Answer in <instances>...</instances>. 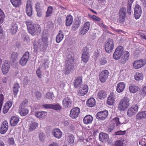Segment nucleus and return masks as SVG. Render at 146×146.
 Instances as JSON below:
<instances>
[{"instance_id": "obj_40", "label": "nucleus", "mask_w": 146, "mask_h": 146, "mask_svg": "<svg viewBox=\"0 0 146 146\" xmlns=\"http://www.w3.org/2000/svg\"><path fill=\"white\" fill-rule=\"evenodd\" d=\"M19 84L17 83L15 84L13 88V93L14 96H16L19 91V89L20 88Z\"/></svg>"}, {"instance_id": "obj_9", "label": "nucleus", "mask_w": 146, "mask_h": 146, "mask_svg": "<svg viewBox=\"0 0 146 146\" xmlns=\"http://www.w3.org/2000/svg\"><path fill=\"white\" fill-rule=\"evenodd\" d=\"M30 54L28 51L26 52L19 61V63L22 66L26 65L29 57Z\"/></svg>"}, {"instance_id": "obj_63", "label": "nucleus", "mask_w": 146, "mask_h": 146, "mask_svg": "<svg viewBox=\"0 0 146 146\" xmlns=\"http://www.w3.org/2000/svg\"><path fill=\"white\" fill-rule=\"evenodd\" d=\"M8 142L9 145H13L15 142L14 138L13 137L9 138L8 140Z\"/></svg>"}, {"instance_id": "obj_35", "label": "nucleus", "mask_w": 146, "mask_h": 146, "mask_svg": "<svg viewBox=\"0 0 146 146\" xmlns=\"http://www.w3.org/2000/svg\"><path fill=\"white\" fill-rule=\"evenodd\" d=\"M64 35L63 32L61 31L60 30L56 36V41L57 43H60L63 38Z\"/></svg>"}, {"instance_id": "obj_16", "label": "nucleus", "mask_w": 146, "mask_h": 146, "mask_svg": "<svg viewBox=\"0 0 146 146\" xmlns=\"http://www.w3.org/2000/svg\"><path fill=\"white\" fill-rule=\"evenodd\" d=\"M142 13V10L141 7L138 5H135L134 10V14L136 19L139 18Z\"/></svg>"}, {"instance_id": "obj_56", "label": "nucleus", "mask_w": 146, "mask_h": 146, "mask_svg": "<svg viewBox=\"0 0 146 146\" xmlns=\"http://www.w3.org/2000/svg\"><path fill=\"white\" fill-rule=\"evenodd\" d=\"M45 136L44 133H39V139L41 141H44Z\"/></svg>"}, {"instance_id": "obj_29", "label": "nucleus", "mask_w": 146, "mask_h": 146, "mask_svg": "<svg viewBox=\"0 0 146 146\" xmlns=\"http://www.w3.org/2000/svg\"><path fill=\"white\" fill-rule=\"evenodd\" d=\"M73 21V17L71 15H67L66 19V25L67 27H70L72 24Z\"/></svg>"}, {"instance_id": "obj_26", "label": "nucleus", "mask_w": 146, "mask_h": 146, "mask_svg": "<svg viewBox=\"0 0 146 146\" xmlns=\"http://www.w3.org/2000/svg\"><path fill=\"white\" fill-rule=\"evenodd\" d=\"M115 98L114 94L113 92L111 93L107 101L108 104L110 106L112 105L114 102Z\"/></svg>"}, {"instance_id": "obj_61", "label": "nucleus", "mask_w": 146, "mask_h": 146, "mask_svg": "<svg viewBox=\"0 0 146 146\" xmlns=\"http://www.w3.org/2000/svg\"><path fill=\"white\" fill-rule=\"evenodd\" d=\"M52 104H45L43 105L42 107L45 108L52 109Z\"/></svg>"}, {"instance_id": "obj_37", "label": "nucleus", "mask_w": 146, "mask_h": 146, "mask_svg": "<svg viewBox=\"0 0 146 146\" xmlns=\"http://www.w3.org/2000/svg\"><path fill=\"white\" fill-rule=\"evenodd\" d=\"M87 106L90 107H93L96 104L95 99L93 98H91L88 100L86 102Z\"/></svg>"}, {"instance_id": "obj_21", "label": "nucleus", "mask_w": 146, "mask_h": 146, "mask_svg": "<svg viewBox=\"0 0 146 146\" xmlns=\"http://www.w3.org/2000/svg\"><path fill=\"white\" fill-rule=\"evenodd\" d=\"M10 67V63L7 61H5L2 66L1 70L4 74H5L9 72Z\"/></svg>"}, {"instance_id": "obj_22", "label": "nucleus", "mask_w": 146, "mask_h": 146, "mask_svg": "<svg viewBox=\"0 0 146 146\" xmlns=\"http://www.w3.org/2000/svg\"><path fill=\"white\" fill-rule=\"evenodd\" d=\"M36 11L37 13V15L38 17H41L42 15L41 3L37 2L35 4V7Z\"/></svg>"}, {"instance_id": "obj_15", "label": "nucleus", "mask_w": 146, "mask_h": 146, "mask_svg": "<svg viewBox=\"0 0 146 146\" xmlns=\"http://www.w3.org/2000/svg\"><path fill=\"white\" fill-rule=\"evenodd\" d=\"M108 115V112L105 110L98 112L96 115V118L99 120H103L105 119Z\"/></svg>"}, {"instance_id": "obj_5", "label": "nucleus", "mask_w": 146, "mask_h": 146, "mask_svg": "<svg viewBox=\"0 0 146 146\" xmlns=\"http://www.w3.org/2000/svg\"><path fill=\"white\" fill-rule=\"evenodd\" d=\"M146 64L145 60L143 59L134 61L133 63V68L135 69H139L143 67Z\"/></svg>"}, {"instance_id": "obj_44", "label": "nucleus", "mask_w": 146, "mask_h": 146, "mask_svg": "<svg viewBox=\"0 0 146 146\" xmlns=\"http://www.w3.org/2000/svg\"><path fill=\"white\" fill-rule=\"evenodd\" d=\"M19 54L16 52H13L11 55V60L13 63L15 62L18 59Z\"/></svg>"}, {"instance_id": "obj_49", "label": "nucleus", "mask_w": 146, "mask_h": 146, "mask_svg": "<svg viewBox=\"0 0 146 146\" xmlns=\"http://www.w3.org/2000/svg\"><path fill=\"white\" fill-rule=\"evenodd\" d=\"M126 10L124 8H121L120 9L119 12V15L123 16L126 17Z\"/></svg>"}, {"instance_id": "obj_36", "label": "nucleus", "mask_w": 146, "mask_h": 146, "mask_svg": "<svg viewBox=\"0 0 146 146\" xmlns=\"http://www.w3.org/2000/svg\"><path fill=\"white\" fill-rule=\"evenodd\" d=\"M13 6L15 7H18L22 4V0H10Z\"/></svg>"}, {"instance_id": "obj_17", "label": "nucleus", "mask_w": 146, "mask_h": 146, "mask_svg": "<svg viewBox=\"0 0 146 146\" xmlns=\"http://www.w3.org/2000/svg\"><path fill=\"white\" fill-rule=\"evenodd\" d=\"M129 57V53L127 51H125L123 53L121 57L120 62L122 64H124L128 60Z\"/></svg>"}, {"instance_id": "obj_51", "label": "nucleus", "mask_w": 146, "mask_h": 146, "mask_svg": "<svg viewBox=\"0 0 146 146\" xmlns=\"http://www.w3.org/2000/svg\"><path fill=\"white\" fill-rule=\"evenodd\" d=\"M28 104V101L27 99L24 100L20 104L19 107L26 108Z\"/></svg>"}, {"instance_id": "obj_41", "label": "nucleus", "mask_w": 146, "mask_h": 146, "mask_svg": "<svg viewBox=\"0 0 146 146\" xmlns=\"http://www.w3.org/2000/svg\"><path fill=\"white\" fill-rule=\"evenodd\" d=\"M139 90L138 86L133 84H131L129 86V91L132 93H135L138 91Z\"/></svg>"}, {"instance_id": "obj_38", "label": "nucleus", "mask_w": 146, "mask_h": 146, "mask_svg": "<svg viewBox=\"0 0 146 146\" xmlns=\"http://www.w3.org/2000/svg\"><path fill=\"white\" fill-rule=\"evenodd\" d=\"M137 119L146 118V111L139 113L136 115Z\"/></svg>"}, {"instance_id": "obj_46", "label": "nucleus", "mask_w": 146, "mask_h": 146, "mask_svg": "<svg viewBox=\"0 0 146 146\" xmlns=\"http://www.w3.org/2000/svg\"><path fill=\"white\" fill-rule=\"evenodd\" d=\"M53 9V7L52 6H50L48 7L46 13V17L51 16Z\"/></svg>"}, {"instance_id": "obj_55", "label": "nucleus", "mask_w": 146, "mask_h": 146, "mask_svg": "<svg viewBox=\"0 0 146 146\" xmlns=\"http://www.w3.org/2000/svg\"><path fill=\"white\" fill-rule=\"evenodd\" d=\"M49 63L45 61L41 65V68L44 69H46L48 67Z\"/></svg>"}, {"instance_id": "obj_39", "label": "nucleus", "mask_w": 146, "mask_h": 146, "mask_svg": "<svg viewBox=\"0 0 146 146\" xmlns=\"http://www.w3.org/2000/svg\"><path fill=\"white\" fill-rule=\"evenodd\" d=\"M97 95L100 99L103 100L106 97L107 94L104 91L101 90L98 92Z\"/></svg>"}, {"instance_id": "obj_27", "label": "nucleus", "mask_w": 146, "mask_h": 146, "mask_svg": "<svg viewBox=\"0 0 146 146\" xmlns=\"http://www.w3.org/2000/svg\"><path fill=\"white\" fill-rule=\"evenodd\" d=\"M125 84L123 82H120L117 84L116 88V91L118 93L123 92L125 88Z\"/></svg>"}, {"instance_id": "obj_45", "label": "nucleus", "mask_w": 146, "mask_h": 146, "mask_svg": "<svg viewBox=\"0 0 146 146\" xmlns=\"http://www.w3.org/2000/svg\"><path fill=\"white\" fill-rule=\"evenodd\" d=\"M72 59H70L68 60L67 61L66 60V64H67L66 66L67 70H68L69 71H70L72 70V68L71 67L72 65L71 64L72 63Z\"/></svg>"}, {"instance_id": "obj_53", "label": "nucleus", "mask_w": 146, "mask_h": 146, "mask_svg": "<svg viewBox=\"0 0 146 146\" xmlns=\"http://www.w3.org/2000/svg\"><path fill=\"white\" fill-rule=\"evenodd\" d=\"M61 108V107L58 104L53 105L52 104V109L55 110H60Z\"/></svg>"}, {"instance_id": "obj_43", "label": "nucleus", "mask_w": 146, "mask_h": 146, "mask_svg": "<svg viewBox=\"0 0 146 146\" xmlns=\"http://www.w3.org/2000/svg\"><path fill=\"white\" fill-rule=\"evenodd\" d=\"M134 78L136 80H141L143 78V74L142 73L137 72L135 75Z\"/></svg>"}, {"instance_id": "obj_2", "label": "nucleus", "mask_w": 146, "mask_h": 146, "mask_svg": "<svg viewBox=\"0 0 146 146\" xmlns=\"http://www.w3.org/2000/svg\"><path fill=\"white\" fill-rule=\"evenodd\" d=\"M129 100L127 97H124L119 102L118 106V110L123 111L127 109L129 105Z\"/></svg>"}, {"instance_id": "obj_8", "label": "nucleus", "mask_w": 146, "mask_h": 146, "mask_svg": "<svg viewBox=\"0 0 146 146\" xmlns=\"http://www.w3.org/2000/svg\"><path fill=\"white\" fill-rule=\"evenodd\" d=\"M109 72L107 70L102 71L100 73L99 79L102 83L105 82L108 78Z\"/></svg>"}, {"instance_id": "obj_64", "label": "nucleus", "mask_w": 146, "mask_h": 146, "mask_svg": "<svg viewBox=\"0 0 146 146\" xmlns=\"http://www.w3.org/2000/svg\"><path fill=\"white\" fill-rule=\"evenodd\" d=\"M142 94L143 95H146V86L142 88L141 90Z\"/></svg>"}, {"instance_id": "obj_54", "label": "nucleus", "mask_w": 146, "mask_h": 146, "mask_svg": "<svg viewBox=\"0 0 146 146\" xmlns=\"http://www.w3.org/2000/svg\"><path fill=\"white\" fill-rule=\"evenodd\" d=\"M37 125L35 123H33L31 125L29 128V129L30 131H32L35 129L36 128V127Z\"/></svg>"}, {"instance_id": "obj_48", "label": "nucleus", "mask_w": 146, "mask_h": 146, "mask_svg": "<svg viewBox=\"0 0 146 146\" xmlns=\"http://www.w3.org/2000/svg\"><path fill=\"white\" fill-rule=\"evenodd\" d=\"M123 140H118L115 141L112 146H123Z\"/></svg>"}, {"instance_id": "obj_24", "label": "nucleus", "mask_w": 146, "mask_h": 146, "mask_svg": "<svg viewBox=\"0 0 146 146\" xmlns=\"http://www.w3.org/2000/svg\"><path fill=\"white\" fill-rule=\"evenodd\" d=\"M19 121V118L17 116H13L10 119V123L12 126L16 125Z\"/></svg>"}, {"instance_id": "obj_60", "label": "nucleus", "mask_w": 146, "mask_h": 146, "mask_svg": "<svg viewBox=\"0 0 146 146\" xmlns=\"http://www.w3.org/2000/svg\"><path fill=\"white\" fill-rule=\"evenodd\" d=\"M36 97L38 99H40L41 98V95L40 93L38 91H36L35 93Z\"/></svg>"}, {"instance_id": "obj_13", "label": "nucleus", "mask_w": 146, "mask_h": 146, "mask_svg": "<svg viewBox=\"0 0 146 146\" xmlns=\"http://www.w3.org/2000/svg\"><path fill=\"white\" fill-rule=\"evenodd\" d=\"M48 38L46 36H42L39 43L40 48L44 50L48 45Z\"/></svg>"}, {"instance_id": "obj_20", "label": "nucleus", "mask_w": 146, "mask_h": 146, "mask_svg": "<svg viewBox=\"0 0 146 146\" xmlns=\"http://www.w3.org/2000/svg\"><path fill=\"white\" fill-rule=\"evenodd\" d=\"M72 103L71 99L68 97H66L62 101V105L64 107L67 108L71 107Z\"/></svg>"}, {"instance_id": "obj_18", "label": "nucleus", "mask_w": 146, "mask_h": 146, "mask_svg": "<svg viewBox=\"0 0 146 146\" xmlns=\"http://www.w3.org/2000/svg\"><path fill=\"white\" fill-rule=\"evenodd\" d=\"M82 76L81 75L76 77L74 80V85L75 88H78L83 82Z\"/></svg>"}, {"instance_id": "obj_47", "label": "nucleus", "mask_w": 146, "mask_h": 146, "mask_svg": "<svg viewBox=\"0 0 146 146\" xmlns=\"http://www.w3.org/2000/svg\"><path fill=\"white\" fill-rule=\"evenodd\" d=\"M74 136L70 134L67 138V142L69 144H73L74 142Z\"/></svg>"}, {"instance_id": "obj_33", "label": "nucleus", "mask_w": 146, "mask_h": 146, "mask_svg": "<svg viewBox=\"0 0 146 146\" xmlns=\"http://www.w3.org/2000/svg\"><path fill=\"white\" fill-rule=\"evenodd\" d=\"M19 112L22 116L27 115L29 112V110L26 108L19 107Z\"/></svg>"}, {"instance_id": "obj_58", "label": "nucleus", "mask_w": 146, "mask_h": 146, "mask_svg": "<svg viewBox=\"0 0 146 146\" xmlns=\"http://www.w3.org/2000/svg\"><path fill=\"white\" fill-rule=\"evenodd\" d=\"M125 131H119L115 132V135H123L125 134Z\"/></svg>"}, {"instance_id": "obj_31", "label": "nucleus", "mask_w": 146, "mask_h": 146, "mask_svg": "<svg viewBox=\"0 0 146 146\" xmlns=\"http://www.w3.org/2000/svg\"><path fill=\"white\" fill-rule=\"evenodd\" d=\"M47 114L46 112L44 111H37L35 113V115L40 119L44 118Z\"/></svg>"}, {"instance_id": "obj_32", "label": "nucleus", "mask_w": 146, "mask_h": 146, "mask_svg": "<svg viewBox=\"0 0 146 146\" xmlns=\"http://www.w3.org/2000/svg\"><path fill=\"white\" fill-rule=\"evenodd\" d=\"M100 140L102 142H105L108 139L109 137L108 135L105 133H100L99 135Z\"/></svg>"}, {"instance_id": "obj_25", "label": "nucleus", "mask_w": 146, "mask_h": 146, "mask_svg": "<svg viewBox=\"0 0 146 146\" xmlns=\"http://www.w3.org/2000/svg\"><path fill=\"white\" fill-rule=\"evenodd\" d=\"M52 133L54 136L57 138L60 139L62 136L61 131L58 128H55L53 129Z\"/></svg>"}, {"instance_id": "obj_3", "label": "nucleus", "mask_w": 146, "mask_h": 146, "mask_svg": "<svg viewBox=\"0 0 146 146\" xmlns=\"http://www.w3.org/2000/svg\"><path fill=\"white\" fill-rule=\"evenodd\" d=\"M114 47L113 40L112 39L109 38L106 42L105 49L106 51L109 53L112 52Z\"/></svg>"}, {"instance_id": "obj_57", "label": "nucleus", "mask_w": 146, "mask_h": 146, "mask_svg": "<svg viewBox=\"0 0 146 146\" xmlns=\"http://www.w3.org/2000/svg\"><path fill=\"white\" fill-rule=\"evenodd\" d=\"M125 17L126 16L119 15L118 20L120 23H123L125 21Z\"/></svg>"}, {"instance_id": "obj_12", "label": "nucleus", "mask_w": 146, "mask_h": 146, "mask_svg": "<svg viewBox=\"0 0 146 146\" xmlns=\"http://www.w3.org/2000/svg\"><path fill=\"white\" fill-rule=\"evenodd\" d=\"M138 109V106L136 105L131 106L127 111V114L128 116H132L135 115Z\"/></svg>"}, {"instance_id": "obj_10", "label": "nucleus", "mask_w": 146, "mask_h": 146, "mask_svg": "<svg viewBox=\"0 0 146 146\" xmlns=\"http://www.w3.org/2000/svg\"><path fill=\"white\" fill-rule=\"evenodd\" d=\"M88 50L85 49H83L82 53V60L84 63L87 62L90 58V55Z\"/></svg>"}, {"instance_id": "obj_11", "label": "nucleus", "mask_w": 146, "mask_h": 146, "mask_svg": "<svg viewBox=\"0 0 146 146\" xmlns=\"http://www.w3.org/2000/svg\"><path fill=\"white\" fill-rule=\"evenodd\" d=\"M90 26V24L89 22L87 21L85 23L80 32V35H83L85 34L89 30Z\"/></svg>"}, {"instance_id": "obj_1", "label": "nucleus", "mask_w": 146, "mask_h": 146, "mask_svg": "<svg viewBox=\"0 0 146 146\" xmlns=\"http://www.w3.org/2000/svg\"><path fill=\"white\" fill-rule=\"evenodd\" d=\"M29 33L33 35L36 33H40L41 30L40 26L37 24H33L32 21L28 20L25 22Z\"/></svg>"}, {"instance_id": "obj_59", "label": "nucleus", "mask_w": 146, "mask_h": 146, "mask_svg": "<svg viewBox=\"0 0 146 146\" xmlns=\"http://www.w3.org/2000/svg\"><path fill=\"white\" fill-rule=\"evenodd\" d=\"M92 18L93 20L96 21H100L101 19L100 18L95 15L92 16Z\"/></svg>"}, {"instance_id": "obj_19", "label": "nucleus", "mask_w": 146, "mask_h": 146, "mask_svg": "<svg viewBox=\"0 0 146 146\" xmlns=\"http://www.w3.org/2000/svg\"><path fill=\"white\" fill-rule=\"evenodd\" d=\"M9 128L8 122L5 120L3 121L0 128V133L1 134L5 133L7 130Z\"/></svg>"}, {"instance_id": "obj_42", "label": "nucleus", "mask_w": 146, "mask_h": 146, "mask_svg": "<svg viewBox=\"0 0 146 146\" xmlns=\"http://www.w3.org/2000/svg\"><path fill=\"white\" fill-rule=\"evenodd\" d=\"M46 99L49 100L50 101H52L54 98V96L53 92H49L47 93L45 95Z\"/></svg>"}, {"instance_id": "obj_7", "label": "nucleus", "mask_w": 146, "mask_h": 146, "mask_svg": "<svg viewBox=\"0 0 146 146\" xmlns=\"http://www.w3.org/2000/svg\"><path fill=\"white\" fill-rule=\"evenodd\" d=\"M88 90V87L87 85L83 84L80 86L77 91V94L80 96L85 95Z\"/></svg>"}, {"instance_id": "obj_28", "label": "nucleus", "mask_w": 146, "mask_h": 146, "mask_svg": "<svg viewBox=\"0 0 146 146\" xmlns=\"http://www.w3.org/2000/svg\"><path fill=\"white\" fill-rule=\"evenodd\" d=\"M81 23V21L78 19L75 20L71 27L72 30L76 31L80 27Z\"/></svg>"}, {"instance_id": "obj_62", "label": "nucleus", "mask_w": 146, "mask_h": 146, "mask_svg": "<svg viewBox=\"0 0 146 146\" xmlns=\"http://www.w3.org/2000/svg\"><path fill=\"white\" fill-rule=\"evenodd\" d=\"M107 62L106 59L104 58L100 60L99 62L100 64L104 65L107 63Z\"/></svg>"}, {"instance_id": "obj_52", "label": "nucleus", "mask_w": 146, "mask_h": 146, "mask_svg": "<svg viewBox=\"0 0 146 146\" xmlns=\"http://www.w3.org/2000/svg\"><path fill=\"white\" fill-rule=\"evenodd\" d=\"M112 122L114 125L116 124V126H118L121 123L119 121V118L118 117H115L112 120Z\"/></svg>"}, {"instance_id": "obj_14", "label": "nucleus", "mask_w": 146, "mask_h": 146, "mask_svg": "<svg viewBox=\"0 0 146 146\" xmlns=\"http://www.w3.org/2000/svg\"><path fill=\"white\" fill-rule=\"evenodd\" d=\"M80 109L78 107L73 108L70 111V116L73 119H75L78 117L80 113Z\"/></svg>"}, {"instance_id": "obj_50", "label": "nucleus", "mask_w": 146, "mask_h": 146, "mask_svg": "<svg viewBox=\"0 0 146 146\" xmlns=\"http://www.w3.org/2000/svg\"><path fill=\"white\" fill-rule=\"evenodd\" d=\"M5 15L3 12L0 9V24L2 23L4 21Z\"/></svg>"}, {"instance_id": "obj_4", "label": "nucleus", "mask_w": 146, "mask_h": 146, "mask_svg": "<svg viewBox=\"0 0 146 146\" xmlns=\"http://www.w3.org/2000/svg\"><path fill=\"white\" fill-rule=\"evenodd\" d=\"M123 48L121 46H119L115 49L113 55V57L115 60L120 59L123 53Z\"/></svg>"}, {"instance_id": "obj_34", "label": "nucleus", "mask_w": 146, "mask_h": 146, "mask_svg": "<svg viewBox=\"0 0 146 146\" xmlns=\"http://www.w3.org/2000/svg\"><path fill=\"white\" fill-rule=\"evenodd\" d=\"M93 120L92 117L90 115H87L84 118L83 122L85 124L90 123Z\"/></svg>"}, {"instance_id": "obj_23", "label": "nucleus", "mask_w": 146, "mask_h": 146, "mask_svg": "<svg viewBox=\"0 0 146 146\" xmlns=\"http://www.w3.org/2000/svg\"><path fill=\"white\" fill-rule=\"evenodd\" d=\"M13 103L11 101H8L7 102L3 108V113H6L8 111L9 109L11 107Z\"/></svg>"}, {"instance_id": "obj_6", "label": "nucleus", "mask_w": 146, "mask_h": 146, "mask_svg": "<svg viewBox=\"0 0 146 146\" xmlns=\"http://www.w3.org/2000/svg\"><path fill=\"white\" fill-rule=\"evenodd\" d=\"M25 9L27 15L29 17H31L33 15V9L32 1L31 0L27 1Z\"/></svg>"}, {"instance_id": "obj_30", "label": "nucleus", "mask_w": 146, "mask_h": 146, "mask_svg": "<svg viewBox=\"0 0 146 146\" xmlns=\"http://www.w3.org/2000/svg\"><path fill=\"white\" fill-rule=\"evenodd\" d=\"M18 29L17 25L15 23H12L9 29L10 32L12 34H15L17 32Z\"/></svg>"}]
</instances>
